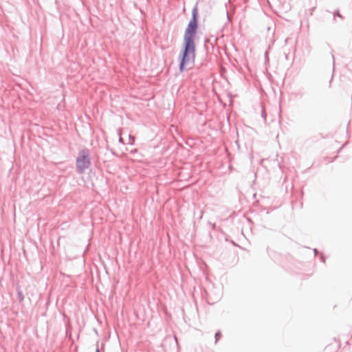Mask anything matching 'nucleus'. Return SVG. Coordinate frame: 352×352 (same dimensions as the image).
<instances>
[{
  "mask_svg": "<svg viewBox=\"0 0 352 352\" xmlns=\"http://www.w3.org/2000/svg\"><path fill=\"white\" fill-rule=\"evenodd\" d=\"M198 28V8L196 5L192 10V17L184 36V43L179 54V70L184 72L186 66L194 63L196 56L195 38Z\"/></svg>",
  "mask_w": 352,
  "mask_h": 352,
  "instance_id": "1",
  "label": "nucleus"
},
{
  "mask_svg": "<svg viewBox=\"0 0 352 352\" xmlns=\"http://www.w3.org/2000/svg\"><path fill=\"white\" fill-rule=\"evenodd\" d=\"M91 166L90 151L87 148H83L78 152L76 160V168L79 174H82Z\"/></svg>",
  "mask_w": 352,
  "mask_h": 352,
  "instance_id": "2",
  "label": "nucleus"
},
{
  "mask_svg": "<svg viewBox=\"0 0 352 352\" xmlns=\"http://www.w3.org/2000/svg\"><path fill=\"white\" fill-rule=\"evenodd\" d=\"M261 116H262V117L263 118V119H264L265 120H266V116H267V115H266V112H265V109H263V107L262 108V113H261Z\"/></svg>",
  "mask_w": 352,
  "mask_h": 352,
  "instance_id": "3",
  "label": "nucleus"
},
{
  "mask_svg": "<svg viewBox=\"0 0 352 352\" xmlns=\"http://www.w3.org/2000/svg\"><path fill=\"white\" fill-rule=\"evenodd\" d=\"M333 14H334V16L336 15L341 19L343 18L342 16L340 14L338 10H337L336 12H334Z\"/></svg>",
  "mask_w": 352,
  "mask_h": 352,
  "instance_id": "4",
  "label": "nucleus"
},
{
  "mask_svg": "<svg viewBox=\"0 0 352 352\" xmlns=\"http://www.w3.org/2000/svg\"><path fill=\"white\" fill-rule=\"evenodd\" d=\"M119 141H120V142H122V138H120Z\"/></svg>",
  "mask_w": 352,
  "mask_h": 352,
  "instance_id": "5",
  "label": "nucleus"
},
{
  "mask_svg": "<svg viewBox=\"0 0 352 352\" xmlns=\"http://www.w3.org/2000/svg\"><path fill=\"white\" fill-rule=\"evenodd\" d=\"M96 352H100L98 348L96 349Z\"/></svg>",
  "mask_w": 352,
  "mask_h": 352,
  "instance_id": "6",
  "label": "nucleus"
}]
</instances>
